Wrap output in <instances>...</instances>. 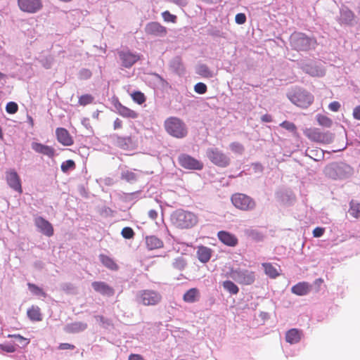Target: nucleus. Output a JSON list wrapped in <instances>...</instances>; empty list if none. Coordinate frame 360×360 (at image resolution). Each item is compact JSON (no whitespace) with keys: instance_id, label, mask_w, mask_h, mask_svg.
<instances>
[{"instance_id":"1","label":"nucleus","mask_w":360,"mask_h":360,"mask_svg":"<svg viewBox=\"0 0 360 360\" xmlns=\"http://www.w3.org/2000/svg\"><path fill=\"white\" fill-rule=\"evenodd\" d=\"M226 278H231L240 285H252L256 279L255 271L243 268H229V270L224 274Z\"/></svg>"},{"instance_id":"2","label":"nucleus","mask_w":360,"mask_h":360,"mask_svg":"<svg viewBox=\"0 0 360 360\" xmlns=\"http://www.w3.org/2000/svg\"><path fill=\"white\" fill-rule=\"evenodd\" d=\"M166 131L172 136L182 139L186 136L188 130L186 124L179 118L170 117L165 121Z\"/></svg>"},{"instance_id":"3","label":"nucleus","mask_w":360,"mask_h":360,"mask_svg":"<svg viewBox=\"0 0 360 360\" xmlns=\"http://www.w3.org/2000/svg\"><path fill=\"white\" fill-rule=\"evenodd\" d=\"M287 96L293 104L303 108L309 106L314 101V96L311 94L297 88L290 90L287 94Z\"/></svg>"},{"instance_id":"4","label":"nucleus","mask_w":360,"mask_h":360,"mask_svg":"<svg viewBox=\"0 0 360 360\" xmlns=\"http://www.w3.org/2000/svg\"><path fill=\"white\" fill-rule=\"evenodd\" d=\"M172 220L176 226L181 229H188L197 224L198 217L192 212L179 210L172 214Z\"/></svg>"},{"instance_id":"5","label":"nucleus","mask_w":360,"mask_h":360,"mask_svg":"<svg viewBox=\"0 0 360 360\" xmlns=\"http://www.w3.org/2000/svg\"><path fill=\"white\" fill-rule=\"evenodd\" d=\"M290 44L295 50L307 51L315 48L316 41L303 33L295 32L290 36Z\"/></svg>"},{"instance_id":"6","label":"nucleus","mask_w":360,"mask_h":360,"mask_svg":"<svg viewBox=\"0 0 360 360\" xmlns=\"http://www.w3.org/2000/svg\"><path fill=\"white\" fill-rule=\"evenodd\" d=\"M326 174L333 179H342L350 176L352 169L346 164H333L326 168Z\"/></svg>"},{"instance_id":"7","label":"nucleus","mask_w":360,"mask_h":360,"mask_svg":"<svg viewBox=\"0 0 360 360\" xmlns=\"http://www.w3.org/2000/svg\"><path fill=\"white\" fill-rule=\"evenodd\" d=\"M206 154L209 160L215 165L226 167L230 163L229 158L217 148H210Z\"/></svg>"},{"instance_id":"8","label":"nucleus","mask_w":360,"mask_h":360,"mask_svg":"<svg viewBox=\"0 0 360 360\" xmlns=\"http://www.w3.org/2000/svg\"><path fill=\"white\" fill-rule=\"evenodd\" d=\"M233 205L241 210H250L255 207V202L250 197L243 193H236L231 197Z\"/></svg>"},{"instance_id":"9","label":"nucleus","mask_w":360,"mask_h":360,"mask_svg":"<svg viewBox=\"0 0 360 360\" xmlns=\"http://www.w3.org/2000/svg\"><path fill=\"white\" fill-rule=\"evenodd\" d=\"M304 134L309 139L323 143H330L334 138L333 134L321 131L320 129L316 128L307 129Z\"/></svg>"},{"instance_id":"10","label":"nucleus","mask_w":360,"mask_h":360,"mask_svg":"<svg viewBox=\"0 0 360 360\" xmlns=\"http://www.w3.org/2000/svg\"><path fill=\"white\" fill-rule=\"evenodd\" d=\"M141 302L146 306L155 305L161 300V295L156 291L150 290H141L139 292Z\"/></svg>"},{"instance_id":"11","label":"nucleus","mask_w":360,"mask_h":360,"mask_svg":"<svg viewBox=\"0 0 360 360\" xmlns=\"http://www.w3.org/2000/svg\"><path fill=\"white\" fill-rule=\"evenodd\" d=\"M20 11L27 13H36L43 7L41 0H18Z\"/></svg>"},{"instance_id":"12","label":"nucleus","mask_w":360,"mask_h":360,"mask_svg":"<svg viewBox=\"0 0 360 360\" xmlns=\"http://www.w3.org/2000/svg\"><path fill=\"white\" fill-rule=\"evenodd\" d=\"M178 160L179 165L187 169L200 170L203 167V164L200 161L187 154L180 155Z\"/></svg>"},{"instance_id":"13","label":"nucleus","mask_w":360,"mask_h":360,"mask_svg":"<svg viewBox=\"0 0 360 360\" xmlns=\"http://www.w3.org/2000/svg\"><path fill=\"white\" fill-rule=\"evenodd\" d=\"M121 64L126 68H131L140 59V55L129 50H122L118 52Z\"/></svg>"},{"instance_id":"14","label":"nucleus","mask_w":360,"mask_h":360,"mask_svg":"<svg viewBox=\"0 0 360 360\" xmlns=\"http://www.w3.org/2000/svg\"><path fill=\"white\" fill-rule=\"evenodd\" d=\"M6 179L8 185L14 191L21 193L22 192L20 179L14 169H9L6 172Z\"/></svg>"},{"instance_id":"15","label":"nucleus","mask_w":360,"mask_h":360,"mask_svg":"<svg viewBox=\"0 0 360 360\" xmlns=\"http://www.w3.org/2000/svg\"><path fill=\"white\" fill-rule=\"evenodd\" d=\"M145 32L153 37H162L167 34V29L157 22H150L146 24Z\"/></svg>"},{"instance_id":"16","label":"nucleus","mask_w":360,"mask_h":360,"mask_svg":"<svg viewBox=\"0 0 360 360\" xmlns=\"http://www.w3.org/2000/svg\"><path fill=\"white\" fill-rule=\"evenodd\" d=\"M34 224L39 231L46 236H51L53 234V228L51 223L41 217L34 218Z\"/></svg>"},{"instance_id":"17","label":"nucleus","mask_w":360,"mask_h":360,"mask_svg":"<svg viewBox=\"0 0 360 360\" xmlns=\"http://www.w3.org/2000/svg\"><path fill=\"white\" fill-rule=\"evenodd\" d=\"M217 236L219 240L227 246L235 247L238 243L237 237L228 231H220L218 232Z\"/></svg>"},{"instance_id":"18","label":"nucleus","mask_w":360,"mask_h":360,"mask_svg":"<svg viewBox=\"0 0 360 360\" xmlns=\"http://www.w3.org/2000/svg\"><path fill=\"white\" fill-rule=\"evenodd\" d=\"M91 285L95 291L101 293L103 295L110 297L114 295L115 292L113 288L105 282L95 281L92 283Z\"/></svg>"},{"instance_id":"19","label":"nucleus","mask_w":360,"mask_h":360,"mask_svg":"<svg viewBox=\"0 0 360 360\" xmlns=\"http://www.w3.org/2000/svg\"><path fill=\"white\" fill-rule=\"evenodd\" d=\"M31 148L36 153L46 155L49 158H52L55 155V150L52 147L38 142H32Z\"/></svg>"},{"instance_id":"20","label":"nucleus","mask_w":360,"mask_h":360,"mask_svg":"<svg viewBox=\"0 0 360 360\" xmlns=\"http://www.w3.org/2000/svg\"><path fill=\"white\" fill-rule=\"evenodd\" d=\"M212 253L213 250L208 247L200 245L197 248V257L198 260L203 264H205L210 261Z\"/></svg>"},{"instance_id":"21","label":"nucleus","mask_w":360,"mask_h":360,"mask_svg":"<svg viewBox=\"0 0 360 360\" xmlns=\"http://www.w3.org/2000/svg\"><path fill=\"white\" fill-rule=\"evenodd\" d=\"M56 133L58 141L63 145L69 146L73 143L72 139L67 129L64 128H58Z\"/></svg>"},{"instance_id":"22","label":"nucleus","mask_w":360,"mask_h":360,"mask_svg":"<svg viewBox=\"0 0 360 360\" xmlns=\"http://www.w3.org/2000/svg\"><path fill=\"white\" fill-rule=\"evenodd\" d=\"M116 112L121 116L127 118L135 119L138 117V113L135 111L122 105L120 103L117 102L115 104Z\"/></svg>"},{"instance_id":"23","label":"nucleus","mask_w":360,"mask_h":360,"mask_svg":"<svg viewBox=\"0 0 360 360\" xmlns=\"http://www.w3.org/2000/svg\"><path fill=\"white\" fill-rule=\"evenodd\" d=\"M311 285L307 282H300L297 284L293 285L291 288L292 293L303 296L307 295L311 290Z\"/></svg>"},{"instance_id":"24","label":"nucleus","mask_w":360,"mask_h":360,"mask_svg":"<svg viewBox=\"0 0 360 360\" xmlns=\"http://www.w3.org/2000/svg\"><path fill=\"white\" fill-rule=\"evenodd\" d=\"M302 333L296 328L289 330L285 334V340L290 344H296L301 340Z\"/></svg>"},{"instance_id":"25","label":"nucleus","mask_w":360,"mask_h":360,"mask_svg":"<svg viewBox=\"0 0 360 360\" xmlns=\"http://www.w3.org/2000/svg\"><path fill=\"white\" fill-rule=\"evenodd\" d=\"M200 292L197 288H191L187 290L183 297V300L186 302L193 303L198 300Z\"/></svg>"},{"instance_id":"26","label":"nucleus","mask_w":360,"mask_h":360,"mask_svg":"<svg viewBox=\"0 0 360 360\" xmlns=\"http://www.w3.org/2000/svg\"><path fill=\"white\" fill-rule=\"evenodd\" d=\"M146 244L149 250H155L163 247V242L155 236H147Z\"/></svg>"},{"instance_id":"27","label":"nucleus","mask_w":360,"mask_h":360,"mask_svg":"<svg viewBox=\"0 0 360 360\" xmlns=\"http://www.w3.org/2000/svg\"><path fill=\"white\" fill-rule=\"evenodd\" d=\"M87 328V324L83 322H74L66 326L65 330L68 333H79Z\"/></svg>"},{"instance_id":"28","label":"nucleus","mask_w":360,"mask_h":360,"mask_svg":"<svg viewBox=\"0 0 360 360\" xmlns=\"http://www.w3.org/2000/svg\"><path fill=\"white\" fill-rule=\"evenodd\" d=\"M170 68L174 71L176 73L179 75H181L184 72V68L181 61V59L179 57H174L170 61Z\"/></svg>"},{"instance_id":"29","label":"nucleus","mask_w":360,"mask_h":360,"mask_svg":"<svg viewBox=\"0 0 360 360\" xmlns=\"http://www.w3.org/2000/svg\"><path fill=\"white\" fill-rule=\"evenodd\" d=\"M99 259L101 262L108 269L110 270H117L118 266L115 262L110 257L105 255H100Z\"/></svg>"},{"instance_id":"30","label":"nucleus","mask_w":360,"mask_h":360,"mask_svg":"<svg viewBox=\"0 0 360 360\" xmlns=\"http://www.w3.org/2000/svg\"><path fill=\"white\" fill-rule=\"evenodd\" d=\"M224 289L231 295H236L239 292V288L233 281L226 280L221 283Z\"/></svg>"},{"instance_id":"31","label":"nucleus","mask_w":360,"mask_h":360,"mask_svg":"<svg viewBox=\"0 0 360 360\" xmlns=\"http://www.w3.org/2000/svg\"><path fill=\"white\" fill-rule=\"evenodd\" d=\"M262 266L265 274L270 278H274L279 275V272L276 266L270 263H263Z\"/></svg>"},{"instance_id":"32","label":"nucleus","mask_w":360,"mask_h":360,"mask_svg":"<svg viewBox=\"0 0 360 360\" xmlns=\"http://www.w3.org/2000/svg\"><path fill=\"white\" fill-rule=\"evenodd\" d=\"M196 73L207 78H211L214 76L212 71L204 64L199 65L196 67Z\"/></svg>"},{"instance_id":"33","label":"nucleus","mask_w":360,"mask_h":360,"mask_svg":"<svg viewBox=\"0 0 360 360\" xmlns=\"http://www.w3.org/2000/svg\"><path fill=\"white\" fill-rule=\"evenodd\" d=\"M27 316L32 321H39L41 320L40 309L38 307L33 306L29 309L27 310Z\"/></svg>"},{"instance_id":"34","label":"nucleus","mask_w":360,"mask_h":360,"mask_svg":"<svg viewBox=\"0 0 360 360\" xmlns=\"http://www.w3.org/2000/svg\"><path fill=\"white\" fill-rule=\"evenodd\" d=\"M349 214L355 218L360 217V203L355 200H352L349 204Z\"/></svg>"},{"instance_id":"35","label":"nucleus","mask_w":360,"mask_h":360,"mask_svg":"<svg viewBox=\"0 0 360 360\" xmlns=\"http://www.w3.org/2000/svg\"><path fill=\"white\" fill-rule=\"evenodd\" d=\"M304 71L314 77H321L324 75V70L317 66H306Z\"/></svg>"},{"instance_id":"36","label":"nucleus","mask_w":360,"mask_h":360,"mask_svg":"<svg viewBox=\"0 0 360 360\" xmlns=\"http://www.w3.org/2000/svg\"><path fill=\"white\" fill-rule=\"evenodd\" d=\"M137 174L131 170H124L121 173V178L127 182L134 183L137 180Z\"/></svg>"},{"instance_id":"37","label":"nucleus","mask_w":360,"mask_h":360,"mask_svg":"<svg viewBox=\"0 0 360 360\" xmlns=\"http://www.w3.org/2000/svg\"><path fill=\"white\" fill-rule=\"evenodd\" d=\"M316 120L320 125L325 127H330L333 124L331 119L326 115L321 114L316 115Z\"/></svg>"},{"instance_id":"38","label":"nucleus","mask_w":360,"mask_h":360,"mask_svg":"<svg viewBox=\"0 0 360 360\" xmlns=\"http://www.w3.org/2000/svg\"><path fill=\"white\" fill-rule=\"evenodd\" d=\"M186 261L183 257L176 258L172 264L173 267L178 270H183L186 266Z\"/></svg>"},{"instance_id":"39","label":"nucleus","mask_w":360,"mask_h":360,"mask_svg":"<svg viewBox=\"0 0 360 360\" xmlns=\"http://www.w3.org/2000/svg\"><path fill=\"white\" fill-rule=\"evenodd\" d=\"M28 288L30 292L35 295L39 297H46V293L44 292V290L34 284L28 283Z\"/></svg>"},{"instance_id":"40","label":"nucleus","mask_w":360,"mask_h":360,"mask_svg":"<svg viewBox=\"0 0 360 360\" xmlns=\"http://www.w3.org/2000/svg\"><path fill=\"white\" fill-rule=\"evenodd\" d=\"M131 98L138 104H142L146 101V97L143 93L141 91H135L131 94Z\"/></svg>"},{"instance_id":"41","label":"nucleus","mask_w":360,"mask_h":360,"mask_svg":"<svg viewBox=\"0 0 360 360\" xmlns=\"http://www.w3.org/2000/svg\"><path fill=\"white\" fill-rule=\"evenodd\" d=\"M341 18L345 22H349L353 19V13L351 11L348 9H342L341 10Z\"/></svg>"},{"instance_id":"42","label":"nucleus","mask_w":360,"mask_h":360,"mask_svg":"<svg viewBox=\"0 0 360 360\" xmlns=\"http://www.w3.org/2000/svg\"><path fill=\"white\" fill-rule=\"evenodd\" d=\"M61 170L63 172H67L69 170L73 169L75 167V162L72 160H68L65 162H63L61 164Z\"/></svg>"},{"instance_id":"43","label":"nucleus","mask_w":360,"mask_h":360,"mask_svg":"<svg viewBox=\"0 0 360 360\" xmlns=\"http://www.w3.org/2000/svg\"><path fill=\"white\" fill-rule=\"evenodd\" d=\"M280 126L293 134L297 132V127L292 122L284 121L280 124Z\"/></svg>"},{"instance_id":"44","label":"nucleus","mask_w":360,"mask_h":360,"mask_svg":"<svg viewBox=\"0 0 360 360\" xmlns=\"http://www.w3.org/2000/svg\"><path fill=\"white\" fill-rule=\"evenodd\" d=\"M229 148L233 153L238 154H242L244 151L243 145L238 142L231 143L229 146Z\"/></svg>"},{"instance_id":"45","label":"nucleus","mask_w":360,"mask_h":360,"mask_svg":"<svg viewBox=\"0 0 360 360\" xmlns=\"http://www.w3.org/2000/svg\"><path fill=\"white\" fill-rule=\"evenodd\" d=\"M94 98L89 94H84L79 97V103L81 105H86L92 103Z\"/></svg>"},{"instance_id":"46","label":"nucleus","mask_w":360,"mask_h":360,"mask_svg":"<svg viewBox=\"0 0 360 360\" xmlns=\"http://www.w3.org/2000/svg\"><path fill=\"white\" fill-rule=\"evenodd\" d=\"M18 110V106L16 103L11 101L6 104V110L9 114H14Z\"/></svg>"},{"instance_id":"47","label":"nucleus","mask_w":360,"mask_h":360,"mask_svg":"<svg viewBox=\"0 0 360 360\" xmlns=\"http://www.w3.org/2000/svg\"><path fill=\"white\" fill-rule=\"evenodd\" d=\"M122 236L123 238L126 239H130L134 237V232L133 229L130 227H124L121 232Z\"/></svg>"},{"instance_id":"48","label":"nucleus","mask_w":360,"mask_h":360,"mask_svg":"<svg viewBox=\"0 0 360 360\" xmlns=\"http://www.w3.org/2000/svg\"><path fill=\"white\" fill-rule=\"evenodd\" d=\"M196 93L203 94L207 91V86L202 82L197 83L194 86Z\"/></svg>"},{"instance_id":"49","label":"nucleus","mask_w":360,"mask_h":360,"mask_svg":"<svg viewBox=\"0 0 360 360\" xmlns=\"http://www.w3.org/2000/svg\"><path fill=\"white\" fill-rule=\"evenodd\" d=\"M162 18L166 22H175L176 16L171 14L169 11H165L162 13Z\"/></svg>"},{"instance_id":"50","label":"nucleus","mask_w":360,"mask_h":360,"mask_svg":"<svg viewBox=\"0 0 360 360\" xmlns=\"http://www.w3.org/2000/svg\"><path fill=\"white\" fill-rule=\"evenodd\" d=\"M91 72L86 68L82 69L79 72V77L81 79H87L91 77Z\"/></svg>"},{"instance_id":"51","label":"nucleus","mask_w":360,"mask_h":360,"mask_svg":"<svg viewBox=\"0 0 360 360\" xmlns=\"http://www.w3.org/2000/svg\"><path fill=\"white\" fill-rule=\"evenodd\" d=\"M0 350L8 353H12L15 351V347L11 344H1Z\"/></svg>"},{"instance_id":"52","label":"nucleus","mask_w":360,"mask_h":360,"mask_svg":"<svg viewBox=\"0 0 360 360\" xmlns=\"http://www.w3.org/2000/svg\"><path fill=\"white\" fill-rule=\"evenodd\" d=\"M236 22L238 25H243L246 21V16L244 13H240L236 14L235 17Z\"/></svg>"},{"instance_id":"53","label":"nucleus","mask_w":360,"mask_h":360,"mask_svg":"<svg viewBox=\"0 0 360 360\" xmlns=\"http://www.w3.org/2000/svg\"><path fill=\"white\" fill-rule=\"evenodd\" d=\"M328 108L333 112H338L340 108V104L338 101H333L329 104Z\"/></svg>"},{"instance_id":"54","label":"nucleus","mask_w":360,"mask_h":360,"mask_svg":"<svg viewBox=\"0 0 360 360\" xmlns=\"http://www.w3.org/2000/svg\"><path fill=\"white\" fill-rule=\"evenodd\" d=\"M324 233V229L321 227H316L313 231V236L315 238L321 237Z\"/></svg>"},{"instance_id":"55","label":"nucleus","mask_w":360,"mask_h":360,"mask_svg":"<svg viewBox=\"0 0 360 360\" xmlns=\"http://www.w3.org/2000/svg\"><path fill=\"white\" fill-rule=\"evenodd\" d=\"M129 141V139L122 138L118 139V144L122 148H126L128 147L127 142Z\"/></svg>"},{"instance_id":"56","label":"nucleus","mask_w":360,"mask_h":360,"mask_svg":"<svg viewBox=\"0 0 360 360\" xmlns=\"http://www.w3.org/2000/svg\"><path fill=\"white\" fill-rule=\"evenodd\" d=\"M353 117L354 119L360 120V105L354 108Z\"/></svg>"},{"instance_id":"57","label":"nucleus","mask_w":360,"mask_h":360,"mask_svg":"<svg viewBox=\"0 0 360 360\" xmlns=\"http://www.w3.org/2000/svg\"><path fill=\"white\" fill-rule=\"evenodd\" d=\"M58 347L60 349H63V350L73 349L75 348V346L73 345H70L69 343H61Z\"/></svg>"},{"instance_id":"58","label":"nucleus","mask_w":360,"mask_h":360,"mask_svg":"<svg viewBox=\"0 0 360 360\" xmlns=\"http://www.w3.org/2000/svg\"><path fill=\"white\" fill-rule=\"evenodd\" d=\"M252 168L255 172L262 173L263 171V167L259 163H254L252 164Z\"/></svg>"},{"instance_id":"59","label":"nucleus","mask_w":360,"mask_h":360,"mask_svg":"<svg viewBox=\"0 0 360 360\" xmlns=\"http://www.w3.org/2000/svg\"><path fill=\"white\" fill-rule=\"evenodd\" d=\"M261 120L263 122H271L272 121V117L269 114H265L262 116Z\"/></svg>"},{"instance_id":"60","label":"nucleus","mask_w":360,"mask_h":360,"mask_svg":"<svg viewBox=\"0 0 360 360\" xmlns=\"http://www.w3.org/2000/svg\"><path fill=\"white\" fill-rule=\"evenodd\" d=\"M122 121L119 118H117L114 121V129H117L121 128L122 127Z\"/></svg>"},{"instance_id":"61","label":"nucleus","mask_w":360,"mask_h":360,"mask_svg":"<svg viewBox=\"0 0 360 360\" xmlns=\"http://www.w3.org/2000/svg\"><path fill=\"white\" fill-rule=\"evenodd\" d=\"M148 216L152 219H155L158 217V212L155 210H150L148 212Z\"/></svg>"},{"instance_id":"62","label":"nucleus","mask_w":360,"mask_h":360,"mask_svg":"<svg viewBox=\"0 0 360 360\" xmlns=\"http://www.w3.org/2000/svg\"><path fill=\"white\" fill-rule=\"evenodd\" d=\"M129 360H143V359L141 355L131 354L129 357Z\"/></svg>"},{"instance_id":"63","label":"nucleus","mask_w":360,"mask_h":360,"mask_svg":"<svg viewBox=\"0 0 360 360\" xmlns=\"http://www.w3.org/2000/svg\"><path fill=\"white\" fill-rule=\"evenodd\" d=\"M6 78V75L0 72V81L5 80Z\"/></svg>"},{"instance_id":"64","label":"nucleus","mask_w":360,"mask_h":360,"mask_svg":"<svg viewBox=\"0 0 360 360\" xmlns=\"http://www.w3.org/2000/svg\"><path fill=\"white\" fill-rule=\"evenodd\" d=\"M16 339H19L20 340L26 341V339H25L23 337H22L20 335H13Z\"/></svg>"}]
</instances>
